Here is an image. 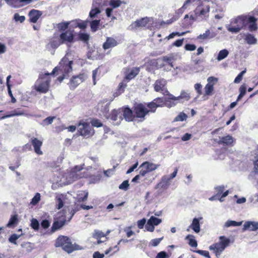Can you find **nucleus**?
I'll return each mask as SVG.
<instances>
[{"label":"nucleus","mask_w":258,"mask_h":258,"mask_svg":"<svg viewBox=\"0 0 258 258\" xmlns=\"http://www.w3.org/2000/svg\"><path fill=\"white\" fill-rule=\"evenodd\" d=\"M72 61L69 60L68 58L64 57L61 59L59 65L53 69L51 74H61L62 76H59L58 78V80L61 82L67 75L72 71Z\"/></svg>","instance_id":"1"},{"label":"nucleus","mask_w":258,"mask_h":258,"mask_svg":"<svg viewBox=\"0 0 258 258\" xmlns=\"http://www.w3.org/2000/svg\"><path fill=\"white\" fill-rule=\"evenodd\" d=\"M51 74L46 73L39 75V78L36 81L33 88L37 92L40 93H47L49 89L50 79L49 76Z\"/></svg>","instance_id":"2"},{"label":"nucleus","mask_w":258,"mask_h":258,"mask_svg":"<svg viewBox=\"0 0 258 258\" xmlns=\"http://www.w3.org/2000/svg\"><path fill=\"white\" fill-rule=\"evenodd\" d=\"M230 240L224 236L219 237V242L210 246L209 249L213 250L217 257H218L224 249L229 245Z\"/></svg>","instance_id":"3"},{"label":"nucleus","mask_w":258,"mask_h":258,"mask_svg":"<svg viewBox=\"0 0 258 258\" xmlns=\"http://www.w3.org/2000/svg\"><path fill=\"white\" fill-rule=\"evenodd\" d=\"M82 169V166H76L69 172L65 173L64 177L66 178L67 183H71L79 178L85 177L84 173L80 172Z\"/></svg>","instance_id":"4"},{"label":"nucleus","mask_w":258,"mask_h":258,"mask_svg":"<svg viewBox=\"0 0 258 258\" xmlns=\"http://www.w3.org/2000/svg\"><path fill=\"white\" fill-rule=\"evenodd\" d=\"M75 41L74 31L67 30L61 33L59 35V44H66L69 47Z\"/></svg>","instance_id":"5"},{"label":"nucleus","mask_w":258,"mask_h":258,"mask_svg":"<svg viewBox=\"0 0 258 258\" xmlns=\"http://www.w3.org/2000/svg\"><path fill=\"white\" fill-rule=\"evenodd\" d=\"M78 131L80 135L85 138L92 136L94 133L92 126L89 123L83 121L80 122L78 125Z\"/></svg>","instance_id":"6"},{"label":"nucleus","mask_w":258,"mask_h":258,"mask_svg":"<svg viewBox=\"0 0 258 258\" xmlns=\"http://www.w3.org/2000/svg\"><path fill=\"white\" fill-rule=\"evenodd\" d=\"M209 11L208 7H198L195 11L196 18L199 20H202L208 17Z\"/></svg>","instance_id":"7"},{"label":"nucleus","mask_w":258,"mask_h":258,"mask_svg":"<svg viewBox=\"0 0 258 258\" xmlns=\"http://www.w3.org/2000/svg\"><path fill=\"white\" fill-rule=\"evenodd\" d=\"M149 112L145 105L142 104L137 105L134 109L135 115L137 117L144 119L146 115Z\"/></svg>","instance_id":"8"},{"label":"nucleus","mask_w":258,"mask_h":258,"mask_svg":"<svg viewBox=\"0 0 258 258\" xmlns=\"http://www.w3.org/2000/svg\"><path fill=\"white\" fill-rule=\"evenodd\" d=\"M166 81L164 79L157 80L154 84V89L156 92H161L163 94H168L169 92L166 88Z\"/></svg>","instance_id":"9"},{"label":"nucleus","mask_w":258,"mask_h":258,"mask_svg":"<svg viewBox=\"0 0 258 258\" xmlns=\"http://www.w3.org/2000/svg\"><path fill=\"white\" fill-rule=\"evenodd\" d=\"M87 78L86 74L83 73L78 76L73 77L71 81L70 86L74 89L77 87L81 83L85 81Z\"/></svg>","instance_id":"10"},{"label":"nucleus","mask_w":258,"mask_h":258,"mask_svg":"<svg viewBox=\"0 0 258 258\" xmlns=\"http://www.w3.org/2000/svg\"><path fill=\"white\" fill-rule=\"evenodd\" d=\"M31 142L36 154L38 155H42L43 152L41 150V147L43 143L42 141L33 137L31 139Z\"/></svg>","instance_id":"11"},{"label":"nucleus","mask_w":258,"mask_h":258,"mask_svg":"<svg viewBox=\"0 0 258 258\" xmlns=\"http://www.w3.org/2000/svg\"><path fill=\"white\" fill-rule=\"evenodd\" d=\"M149 22V18L145 17L141 20H137L132 23L130 26L132 30L138 29L145 27Z\"/></svg>","instance_id":"12"},{"label":"nucleus","mask_w":258,"mask_h":258,"mask_svg":"<svg viewBox=\"0 0 258 258\" xmlns=\"http://www.w3.org/2000/svg\"><path fill=\"white\" fill-rule=\"evenodd\" d=\"M217 35L214 32L211 31L210 30L207 29L205 32L202 34L199 35L197 39L201 41L211 39L214 38Z\"/></svg>","instance_id":"13"},{"label":"nucleus","mask_w":258,"mask_h":258,"mask_svg":"<svg viewBox=\"0 0 258 258\" xmlns=\"http://www.w3.org/2000/svg\"><path fill=\"white\" fill-rule=\"evenodd\" d=\"M42 12L36 10H32L29 13L30 21L32 23H36L40 16L42 15Z\"/></svg>","instance_id":"14"},{"label":"nucleus","mask_w":258,"mask_h":258,"mask_svg":"<svg viewBox=\"0 0 258 258\" xmlns=\"http://www.w3.org/2000/svg\"><path fill=\"white\" fill-rule=\"evenodd\" d=\"M110 118L111 120L116 122V124H119L123 118L120 112V109L113 110L110 115Z\"/></svg>","instance_id":"15"},{"label":"nucleus","mask_w":258,"mask_h":258,"mask_svg":"<svg viewBox=\"0 0 258 258\" xmlns=\"http://www.w3.org/2000/svg\"><path fill=\"white\" fill-rule=\"evenodd\" d=\"M171 97L170 98L173 101H178L180 99L183 100V101H188L190 98V94L187 91L182 90L181 92L180 95L179 96L175 97L172 94H170Z\"/></svg>","instance_id":"16"},{"label":"nucleus","mask_w":258,"mask_h":258,"mask_svg":"<svg viewBox=\"0 0 258 258\" xmlns=\"http://www.w3.org/2000/svg\"><path fill=\"white\" fill-rule=\"evenodd\" d=\"M118 43L117 41L112 37H107L105 42L103 44V48L106 50L116 46Z\"/></svg>","instance_id":"17"},{"label":"nucleus","mask_w":258,"mask_h":258,"mask_svg":"<svg viewBox=\"0 0 258 258\" xmlns=\"http://www.w3.org/2000/svg\"><path fill=\"white\" fill-rule=\"evenodd\" d=\"M62 249L68 253H71L75 250L81 249L80 246L77 244L73 245L70 239L68 242L63 246Z\"/></svg>","instance_id":"18"},{"label":"nucleus","mask_w":258,"mask_h":258,"mask_svg":"<svg viewBox=\"0 0 258 258\" xmlns=\"http://www.w3.org/2000/svg\"><path fill=\"white\" fill-rule=\"evenodd\" d=\"M120 112L126 121H131L133 120V112L129 108H120Z\"/></svg>","instance_id":"19"},{"label":"nucleus","mask_w":258,"mask_h":258,"mask_svg":"<svg viewBox=\"0 0 258 258\" xmlns=\"http://www.w3.org/2000/svg\"><path fill=\"white\" fill-rule=\"evenodd\" d=\"M247 18V23H249L248 30L251 32L257 30V26L256 23L257 19L251 16H248Z\"/></svg>","instance_id":"20"},{"label":"nucleus","mask_w":258,"mask_h":258,"mask_svg":"<svg viewBox=\"0 0 258 258\" xmlns=\"http://www.w3.org/2000/svg\"><path fill=\"white\" fill-rule=\"evenodd\" d=\"M202 219V217L194 218L191 224L189 226V228L192 229L196 233H198L200 232L201 230L200 221Z\"/></svg>","instance_id":"21"},{"label":"nucleus","mask_w":258,"mask_h":258,"mask_svg":"<svg viewBox=\"0 0 258 258\" xmlns=\"http://www.w3.org/2000/svg\"><path fill=\"white\" fill-rule=\"evenodd\" d=\"M159 166V165L155 164L148 161L143 162L140 166V168L146 169L149 172L155 170Z\"/></svg>","instance_id":"22"},{"label":"nucleus","mask_w":258,"mask_h":258,"mask_svg":"<svg viewBox=\"0 0 258 258\" xmlns=\"http://www.w3.org/2000/svg\"><path fill=\"white\" fill-rule=\"evenodd\" d=\"M258 229V222L247 221L243 225V231L249 230L250 231H255Z\"/></svg>","instance_id":"23"},{"label":"nucleus","mask_w":258,"mask_h":258,"mask_svg":"<svg viewBox=\"0 0 258 258\" xmlns=\"http://www.w3.org/2000/svg\"><path fill=\"white\" fill-rule=\"evenodd\" d=\"M170 179L168 178V176L164 175L162 178L161 181L158 184L157 187H160L163 189H166L170 185Z\"/></svg>","instance_id":"24"},{"label":"nucleus","mask_w":258,"mask_h":258,"mask_svg":"<svg viewBox=\"0 0 258 258\" xmlns=\"http://www.w3.org/2000/svg\"><path fill=\"white\" fill-rule=\"evenodd\" d=\"M139 68H134L132 69L129 73L126 75L124 81H127L134 78L139 73Z\"/></svg>","instance_id":"25"},{"label":"nucleus","mask_w":258,"mask_h":258,"mask_svg":"<svg viewBox=\"0 0 258 258\" xmlns=\"http://www.w3.org/2000/svg\"><path fill=\"white\" fill-rule=\"evenodd\" d=\"M248 17V16H239L234 20V23L237 24V25L240 27V28L242 29L247 23Z\"/></svg>","instance_id":"26"},{"label":"nucleus","mask_w":258,"mask_h":258,"mask_svg":"<svg viewBox=\"0 0 258 258\" xmlns=\"http://www.w3.org/2000/svg\"><path fill=\"white\" fill-rule=\"evenodd\" d=\"M70 239L67 236H60L57 238L56 239V241L55 242V246L56 247H62L67 243V242L69 241V240Z\"/></svg>","instance_id":"27"},{"label":"nucleus","mask_w":258,"mask_h":258,"mask_svg":"<svg viewBox=\"0 0 258 258\" xmlns=\"http://www.w3.org/2000/svg\"><path fill=\"white\" fill-rule=\"evenodd\" d=\"M233 141L234 140L233 137L230 135H227L225 137H222L220 139L219 143L230 146L232 145Z\"/></svg>","instance_id":"28"},{"label":"nucleus","mask_w":258,"mask_h":258,"mask_svg":"<svg viewBox=\"0 0 258 258\" xmlns=\"http://www.w3.org/2000/svg\"><path fill=\"white\" fill-rule=\"evenodd\" d=\"M66 220L63 218L60 220L55 221L51 227L52 231L54 232L61 227H62L65 224Z\"/></svg>","instance_id":"29"},{"label":"nucleus","mask_w":258,"mask_h":258,"mask_svg":"<svg viewBox=\"0 0 258 258\" xmlns=\"http://www.w3.org/2000/svg\"><path fill=\"white\" fill-rule=\"evenodd\" d=\"M245 40L246 43L250 45L255 44L257 43V39L252 34L247 33L245 35Z\"/></svg>","instance_id":"30"},{"label":"nucleus","mask_w":258,"mask_h":258,"mask_svg":"<svg viewBox=\"0 0 258 258\" xmlns=\"http://www.w3.org/2000/svg\"><path fill=\"white\" fill-rule=\"evenodd\" d=\"M101 13L100 10L97 7H92L90 13L89 17L90 19H93L98 18V15Z\"/></svg>","instance_id":"31"},{"label":"nucleus","mask_w":258,"mask_h":258,"mask_svg":"<svg viewBox=\"0 0 258 258\" xmlns=\"http://www.w3.org/2000/svg\"><path fill=\"white\" fill-rule=\"evenodd\" d=\"M126 82V81H124L123 80V82L119 84L117 91L113 94L114 97L118 96L124 92V89L126 87V83H124Z\"/></svg>","instance_id":"32"},{"label":"nucleus","mask_w":258,"mask_h":258,"mask_svg":"<svg viewBox=\"0 0 258 258\" xmlns=\"http://www.w3.org/2000/svg\"><path fill=\"white\" fill-rule=\"evenodd\" d=\"M20 115L29 116L30 115L28 114H25L22 111H17V110H15L12 112V113L4 115V116H2L1 118V119H4L5 118L13 117L14 116H20Z\"/></svg>","instance_id":"33"},{"label":"nucleus","mask_w":258,"mask_h":258,"mask_svg":"<svg viewBox=\"0 0 258 258\" xmlns=\"http://www.w3.org/2000/svg\"><path fill=\"white\" fill-rule=\"evenodd\" d=\"M18 222V216L17 215H13L10 219L7 224V227L9 228L14 227L17 224Z\"/></svg>","instance_id":"34"},{"label":"nucleus","mask_w":258,"mask_h":258,"mask_svg":"<svg viewBox=\"0 0 258 258\" xmlns=\"http://www.w3.org/2000/svg\"><path fill=\"white\" fill-rule=\"evenodd\" d=\"M229 54V51L226 49H224L222 50H220L218 54L217 59L218 61H220L224 58H225Z\"/></svg>","instance_id":"35"},{"label":"nucleus","mask_w":258,"mask_h":258,"mask_svg":"<svg viewBox=\"0 0 258 258\" xmlns=\"http://www.w3.org/2000/svg\"><path fill=\"white\" fill-rule=\"evenodd\" d=\"M88 192L85 191H81L78 196V201L79 202H84L87 200Z\"/></svg>","instance_id":"36"},{"label":"nucleus","mask_w":258,"mask_h":258,"mask_svg":"<svg viewBox=\"0 0 258 258\" xmlns=\"http://www.w3.org/2000/svg\"><path fill=\"white\" fill-rule=\"evenodd\" d=\"M8 5L14 8H20L23 7L21 0H9Z\"/></svg>","instance_id":"37"},{"label":"nucleus","mask_w":258,"mask_h":258,"mask_svg":"<svg viewBox=\"0 0 258 258\" xmlns=\"http://www.w3.org/2000/svg\"><path fill=\"white\" fill-rule=\"evenodd\" d=\"M100 19H96L90 22L91 29L92 31L95 32L98 29V27L100 24Z\"/></svg>","instance_id":"38"},{"label":"nucleus","mask_w":258,"mask_h":258,"mask_svg":"<svg viewBox=\"0 0 258 258\" xmlns=\"http://www.w3.org/2000/svg\"><path fill=\"white\" fill-rule=\"evenodd\" d=\"M242 221L241 222H236L232 220H228L225 224V226L226 227H229L230 226H239L242 225Z\"/></svg>","instance_id":"39"},{"label":"nucleus","mask_w":258,"mask_h":258,"mask_svg":"<svg viewBox=\"0 0 258 258\" xmlns=\"http://www.w3.org/2000/svg\"><path fill=\"white\" fill-rule=\"evenodd\" d=\"M194 236L192 235H188L186 236L185 239L189 240L188 244L191 247H197L198 245V243L197 241L194 238Z\"/></svg>","instance_id":"40"},{"label":"nucleus","mask_w":258,"mask_h":258,"mask_svg":"<svg viewBox=\"0 0 258 258\" xmlns=\"http://www.w3.org/2000/svg\"><path fill=\"white\" fill-rule=\"evenodd\" d=\"M148 221L154 226H157L162 222V220L161 219L157 218L153 216H151Z\"/></svg>","instance_id":"41"},{"label":"nucleus","mask_w":258,"mask_h":258,"mask_svg":"<svg viewBox=\"0 0 258 258\" xmlns=\"http://www.w3.org/2000/svg\"><path fill=\"white\" fill-rule=\"evenodd\" d=\"M106 234L99 230H95L93 233V237L96 239H101L102 237L105 238Z\"/></svg>","instance_id":"42"},{"label":"nucleus","mask_w":258,"mask_h":258,"mask_svg":"<svg viewBox=\"0 0 258 258\" xmlns=\"http://www.w3.org/2000/svg\"><path fill=\"white\" fill-rule=\"evenodd\" d=\"M170 94L169 93H168V94H167L168 95V97H165V103H164V105L168 107H171L173 106H175L176 105V103H174V102H172L171 101V100H172L171 99H170V98L171 97L170 96Z\"/></svg>","instance_id":"43"},{"label":"nucleus","mask_w":258,"mask_h":258,"mask_svg":"<svg viewBox=\"0 0 258 258\" xmlns=\"http://www.w3.org/2000/svg\"><path fill=\"white\" fill-rule=\"evenodd\" d=\"M148 107L150 109L151 112H154L157 107H161V104H156V102L153 101L152 102L148 103Z\"/></svg>","instance_id":"44"},{"label":"nucleus","mask_w":258,"mask_h":258,"mask_svg":"<svg viewBox=\"0 0 258 258\" xmlns=\"http://www.w3.org/2000/svg\"><path fill=\"white\" fill-rule=\"evenodd\" d=\"M121 4L122 2L120 0H110L109 4L112 9H115L119 7Z\"/></svg>","instance_id":"45"},{"label":"nucleus","mask_w":258,"mask_h":258,"mask_svg":"<svg viewBox=\"0 0 258 258\" xmlns=\"http://www.w3.org/2000/svg\"><path fill=\"white\" fill-rule=\"evenodd\" d=\"M205 95H210L214 89L213 84H211L210 83H208L206 85V86L205 87Z\"/></svg>","instance_id":"46"},{"label":"nucleus","mask_w":258,"mask_h":258,"mask_svg":"<svg viewBox=\"0 0 258 258\" xmlns=\"http://www.w3.org/2000/svg\"><path fill=\"white\" fill-rule=\"evenodd\" d=\"M246 86L242 85L239 88V94L237 97V101L240 100L246 93Z\"/></svg>","instance_id":"47"},{"label":"nucleus","mask_w":258,"mask_h":258,"mask_svg":"<svg viewBox=\"0 0 258 258\" xmlns=\"http://www.w3.org/2000/svg\"><path fill=\"white\" fill-rule=\"evenodd\" d=\"M70 23L69 22H65L60 23L58 24V29L60 31H65L69 27Z\"/></svg>","instance_id":"48"},{"label":"nucleus","mask_w":258,"mask_h":258,"mask_svg":"<svg viewBox=\"0 0 258 258\" xmlns=\"http://www.w3.org/2000/svg\"><path fill=\"white\" fill-rule=\"evenodd\" d=\"M22 234L18 235L17 234H12L9 238V241L14 244H17V240H18Z\"/></svg>","instance_id":"49"},{"label":"nucleus","mask_w":258,"mask_h":258,"mask_svg":"<svg viewBox=\"0 0 258 258\" xmlns=\"http://www.w3.org/2000/svg\"><path fill=\"white\" fill-rule=\"evenodd\" d=\"M24 16H20L18 13H15L14 15V20L17 22L23 23L25 20Z\"/></svg>","instance_id":"50"},{"label":"nucleus","mask_w":258,"mask_h":258,"mask_svg":"<svg viewBox=\"0 0 258 258\" xmlns=\"http://www.w3.org/2000/svg\"><path fill=\"white\" fill-rule=\"evenodd\" d=\"M41 196L39 193H36L32 199L31 204L33 205H36L40 200Z\"/></svg>","instance_id":"51"},{"label":"nucleus","mask_w":258,"mask_h":258,"mask_svg":"<svg viewBox=\"0 0 258 258\" xmlns=\"http://www.w3.org/2000/svg\"><path fill=\"white\" fill-rule=\"evenodd\" d=\"M187 115L182 112L180 113L175 118L174 121H183L186 119Z\"/></svg>","instance_id":"52"},{"label":"nucleus","mask_w":258,"mask_h":258,"mask_svg":"<svg viewBox=\"0 0 258 258\" xmlns=\"http://www.w3.org/2000/svg\"><path fill=\"white\" fill-rule=\"evenodd\" d=\"M163 237L153 239L150 241L149 245H151L152 246H156L160 243Z\"/></svg>","instance_id":"53"},{"label":"nucleus","mask_w":258,"mask_h":258,"mask_svg":"<svg viewBox=\"0 0 258 258\" xmlns=\"http://www.w3.org/2000/svg\"><path fill=\"white\" fill-rule=\"evenodd\" d=\"M80 39L84 42H87L89 39V35L87 33H81L79 35Z\"/></svg>","instance_id":"54"},{"label":"nucleus","mask_w":258,"mask_h":258,"mask_svg":"<svg viewBox=\"0 0 258 258\" xmlns=\"http://www.w3.org/2000/svg\"><path fill=\"white\" fill-rule=\"evenodd\" d=\"M227 29L230 32L236 33L239 32L241 29L240 27L237 25L236 26L228 27Z\"/></svg>","instance_id":"55"},{"label":"nucleus","mask_w":258,"mask_h":258,"mask_svg":"<svg viewBox=\"0 0 258 258\" xmlns=\"http://www.w3.org/2000/svg\"><path fill=\"white\" fill-rule=\"evenodd\" d=\"M129 185L130 184L128 180H124L119 185V188L124 190H126L128 189Z\"/></svg>","instance_id":"56"},{"label":"nucleus","mask_w":258,"mask_h":258,"mask_svg":"<svg viewBox=\"0 0 258 258\" xmlns=\"http://www.w3.org/2000/svg\"><path fill=\"white\" fill-rule=\"evenodd\" d=\"M31 226L34 230H38L39 227V223L36 219H33L31 221Z\"/></svg>","instance_id":"57"},{"label":"nucleus","mask_w":258,"mask_h":258,"mask_svg":"<svg viewBox=\"0 0 258 258\" xmlns=\"http://www.w3.org/2000/svg\"><path fill=\"white\" fill-rule=\"evenodd\" d=\"M55 117H48L43 120V125L50 124L52 123Z\"/></svg>","instance_id":"58"},{"label":"nucleus","mask_w":258,"mask_h":258,"mask_svg":"<svg viewBox=\"0 0 258 258\" xmlns=\"http://www.w3.org/2000/svg\"><path fill=\"white\" fill-rule=\"evenodd\" d=\"M196 252L200 254V255H202L206 257L207 258H211L209 252L208 251L206 250H198L196 251Z\"/></svg>","instance_id":"59"},{"label":"nucleus","mask_w":258,"mask_h":258,"mask_svg":"<svg viewBox=\"0 0 258 258\" xmlns=\"http://www.w3.org/2000/svg\"><path fill=\"white\" fill-rule=\"evenodd\" d=\"M245 73V71H242L240 72L235 79L234 82L235 83H239L242 79L243 75Z\"/></svg>","instance_id":"60"},{"label":"nucleus","mask_w":258,"mask_h":258,"mask_svg":"<svg viewBox=\"0 0 258 258\" xmlns=\"http://www.w3.org/2000/svg\"><path fill=\"white\" fill-rule=\"evenodd\" d=\"M185 33L186 32H182L181 33L179 32H173L171 33L168 36H167V38L168 39H172L175 36H181L184 35Z\"/></svg>","instance_id":"61"},{"label":"nucleus","mask_w":258,"mask_h":258,"mask_svg":"<svg viewBox=\"0 0 258 258\" xmlns=\"http://www.w3.org/2000/svg\"><path fill=\"white\" fill-rule=\"evenodd\" d=\"M145 228L147 231L150 232H153L155 229L154 226L148 221L145 225Z\"/></svg>","instance_id":"62"},{"label":"nucleus","mask_w":258,"mask_h":258,"mask_svg":"<svg viewBox=\"0 0 258 258\" xmlns=\"http://www.w3.org/2000/svg\"><path fill=\"white\" fill-rule=\"evenodd\" d=\"M162 60L164 62H166L167 63H168L170 66L172 68L173 67V61L168 56H165L162 57Z\"/></svg>","instance_id":"63"},{"label":"nucleus","mask_w":258,"mask_h":258,"mask_svg":"<svg viewBox=\"0 0 258 258\" xmlns=\"http://www.w3.org/2000/svg\"><path fill=\"white\" fill-rule=\"evenodd\" d=\"M169 256L166 253V252L163 251L159 252L156 256V258H168Z\"/></svg>","instance_id":"64"}]
</instances>
